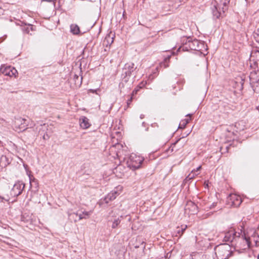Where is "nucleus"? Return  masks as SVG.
<instances>
[{"instance_id":"nucleus-1","label":"nucleus","mask_w":259,"mask_h":259,"mask_svg":"<svg viewBox=\"0 0 259 259\" xmlns=\"http://www.w3.org/2000/svg\"><path fill=\"white\" fill-rule=\"evenodd\" d=\"M236 247H239L241 249H246L248 248L250 245V238L247 236L244 232L240 230L237 233V236L235 238L234 244Z\"/></svg>"},{"instance_id":"nucleus-2","label":"nucleus","mask_w":259,"mask_h":259,"mask_svg":"<svg viewBox=\"0 0 259 259\" xmlns=\"http://www.w3.org/2000/svg\"><path fill=\"white\" fill-rule=\"evenodd\" d=\"M232 253L230 245L227 243L218 245L215 249V254L218 259H228Z\"/></svg>"},{"instance_id":"nucleus-3","label":"nucleus","mask_w":259,"mask_h":259,"mask_svg":"<svg viewBox=\"0 0 259 259\" xmlns=\"http://www.w3.org/2000/svg\"><path fill=\"white\" fill-rule=\"evenodd\" d=\"M144 159L143 157L135 154H132L126 161L128 167L132 170L139 168Z\"/></svg>"},{"instance_id":"nucleus-4","label":"nucleus","mask_w":259,"mask_h":259,"mask_svg":"<svg viewBox=\"0 0 259 259\" xmlns=\"http://www.w3.org/2000/svg\"><path fill=\"white\" fill-rule=\"evenodd\" d=\"M26 119L24 118H19L15 121L16 128L20 130V131H24L26 130V132L30 133L31 136L34 138L36 136V132L32 128H27V124L25 122Z\"/></svg>"},{"instance_id":"nucleus-5","label":"nucleus","mask_w":259,"mask_h":259,"mask_svg":"<svg viewBox=\"0 0 259 259\" xmlns=\"http://www.w3.org/2000/svg\"><path fill=\"white\" fill-rule=\"evenodd\" d=\"M134 66L133 63H127L124 65L122 69V76L125 81L128 80L132 73L136 69V68Z\"/></svg>"},{"instance_id":"nucleus-6","label":"nucleus","mask_w":259,"mask_h":259,"mask_svg":"<svg viewBox=\"0 0 259 259\" xmlns=\"http://www.w3.org/2000/svg\"><path fill=\"white\" fill-rule=\"evenodd\" d=\"M0 71L4 75L9 76L10 77H16V74L17 73V70L15 68L10 66H2L0 69Z\"/></svg>"},{"instance_id":"nucleus-7","label":"nucleus","mask_w":259,"mask_h":259,"mask_svg":"<svg viewBox=\"0 0 259 259\" xmlns=\"http://www.w3.org/2000/svg\"><path fill=\"white\" fill-rule=\"evenodd\" d=\"M238 232H236L234 229L231 228L228 231L225 233L224 241L225 242H230L233 245L235 241V238H236Z\"/></svg>"},{"instance_id":"nucleus-8","label":"nucleus","mask_w":259,"mask_h":259,"mask_svg":"<svg viewBox=\"0 0 259 259\" xmlns=\"http://www.w3.org/2000/svg\"><path fill=\"white\" fill-rule=\"evenodd\" d=\"M188 39V40L186 42V45H187L191 50L195 51H200L201 50V46L203 45L202 42L196 39H194L193 40H191L189 38Z\"/></svg>"},{"instance_id":"nucleus-9","label":"nucleus","mask_w":259,"mask_h":259,"mask_svg":"<svg viewBox=\"0 0 259 259\" xmlns=\"http://www.w3.org/2000/svg\"><path fill=\"white\" fill-rule=\"evenodd\" d=\"M185 213H188V214H195L198 211V206L193 202L188 201L185 208Z\"/></svg>"},{"instance_id":"nucleus-10","label":"nucleus","mask_w":259,"mask_h":259,"mask_svg":"<svg viewBox=\"0 0 259 259\" xmlns=\"http://www.w3.org/2000/svg\"><path fill=\"white\" fill-rule=\"evenodd\" d=\"M24 188V184L21 182H18L15 183L12 189V193L15 196H18L21 194Z\"/></svg>"},{"instance_id":"nucleus-11","label":"nucleus","mask_w":259,"mask_h":259,"mask_svg":"<svg viewBox=\"0 0 259 259\" xmlns=\"http://www.w3.org/2000/svg\"><path fill=\"white\" fill-rule=\"evenodd\" d=\"M250 62H252L254 65L257 66L259 61V51L256 49H253L250 54Z\"/></svg>"},{"instance_id":"nucleus-12","label":"nucleus","mask_w":259,"mask_h":259,"mask_svg":"<svg viewBox=\"0 0 259 259\" xmlns=\"http://www.w3.org/2000/svg\"><path fill=\"white\" fill-rule=\"evenodd\" d=\"M113 41L114 37L113 36L110 34L106 36L103 42V46L106 47V48L104 49L105 52H107L109 50V47L113 42Z\"/></svg>"},{"instance_id":"nucleus-13","label":"nucleus","mask_w":259,"mask_h":259,"mask_svg":"<svg viewBox=\"0 0 259 259\" xmlns=\"http://www.w3.org/2000/svg\"><path fill=\"white\" fill-rule=\"evenodd\" d=\"M212 13L213 18L215 19H219L221 17H223V14H224L223 13L222 10L220 11V8H219L218 7L215 5L213 6V8L212 10Z\"/></svg>"},{"instance_id":"nucleus-14","label":"nucleus","mask_w":259,"mask_h":259,"mask_svg":"<svg viewBox=\"0 0 259 259\" xmlns=\"http://www.w3.org/2000/svg\"><path fill=\"white\" fill-rule=\"evenodd\" d=\"M89 121V120L87 117L85 116H81L79 119L80 126L83 129L89 128L91 125Z\"/></svg>"},{"instance_id":"nucleus-15","label":"nucleus","mask_w":259,"mask_h":259,"mask_svg":"<svg viewBox=\"0 0 259 259\" xmlns=\"http://www.w3.org/2000/svg\"><path fill=\"white\" fill-rule=\"evenodd\" d=\"M231 199L232 200V203L235 206H238L241 203V200L240 196L235 194L230 196Z\"/></svg>"},{"instance_id":"nucleus-16","label":"nucleus","mask_w":259,"mask_h":259,"mask_svg":"<svg viewBox=\"0 0 259 259\" xmlns=\"http://www.w3.org/2000/svg\"><path fill=\"white\" fill-rule=\"evenodd\" d=\"M252 88L254 92L259 94V75L255 81H251Z\"/></svg>"},{"instance_id":"nucleus-17","label":"nucleus","mask_w":259,"mask_h":259,"mask_svg":"<svg viewBox=\"0 0 259 259\" xmlns=\"http://www.w3.org/2000/svg\"><path fill=\"white\" fill-rule=\"evenodd\" d=\"M70 31L73 34H78L80 32L79 28L76 24H71L70 25Z\"/></svg>"},{"instance_id":"nucleus-18","label":"nucleus","mask_w":259,"mask_h":259,"mask_svg":"<svg viewBox=\"0 0 259 259\" xmlns=\"http://www.w3.org/2000/svg\"><path fill=\"white\" fill-rule=\"evenodd\" d=\"M91 214V212L89 211H83L82 214H78L77 213V220L80 221L83 219H87L89 218V215Z\"/></svg>"},{"instance_id":"nucleus-19","label":"nucleus","mask_w":259,"mask_h":259,"mask_svg":"<svg viewBox=\"0 0 259 259\" xmlns=\"http://www.w3.org/2000/svg\"><path fill=\"white\" fill-rule=\"evenodd\" d=\"M201 168V166H199L196 169H194L192 171L191 173L187 177L189 179H192L195 176H197L198 175V173L197 172L200 170V169Z\"/></svg>"},{"instance_id":"nucleus-20","label":"nucleus","mask_w":259,"mask_h":259,"mask_svg":"<svg viewBox=\"0 0 259 259\" xmlns=\"http://www.w3.org/2000/svg\"><path fill=\"white\" fill-rule=\"evenodd\" d=\"M68 218L70 221L71 222H76L78 221L77 220V213L76 212H71L68 213Z\"/></svg>"},{"instance_id":"nucleus-21","label":"nucleus","mask_w":259,"mask_h":259,"mask_svg":"<svg viewBox=\"0 0 259 259\" xmlns=\"http://www.w3.org/2000/svg\"><path fill=\"white\" fill-rule=\"evenodd\" d=\"M118 195L119 194L117 191L113 190L108 193L107 196L112 201L114 200Z\"/></svg>"},{"instance_id":"nucleus-22","label":"nucleus","mask_w":259,"mask_h":259,"mask_svg":"<svg viewBox=\"0 0 259 259\" xmlns=\"http://www.w3.org/2000/svg\"><path fill=\"white\" fill-rule=\"evenodd\" d=\"M170 57H171L170 55H168L167 57H166L164 59L163 62H162L160 63V66L163 67L164 68L168 67V66H169L168 62H169Z\"/></svg>"},{"instance_id":"nucleus-23","label":"nucleus","mask_w":259,"mask_h":259,"mask_svg":"<svg viewBox=\"0 0 259 259\" xmlns=\"http://www.w3.org/2000/svg\"><path fill=\"white\" fill-rule=\"evenodd\" d=\"M187 227L186 225L182 226L181 228L178 227L176 231L177 236L179 235V236H181L183 234Z\"/></svg>"},{"instance_id":"nucleus-24","label":"nucleus","mask_w":259,"mask_h":259,"mask_svg":"<svg viewBox=\"0 0 259 259\" xmlns=\"http://www.w3.org/2000/svg\"><path fill=\"white\" fill-rule=\"evenodd\" d=\"M229 0H224L223 2V7H222L223 13H225V11L228 9L227 5L229 3Z\"/></svg>"},{"instance_id":"nucleus-25","label":"nucleus","mask_w":259,"mask_h":259,"mask_svg":"<svg viewBox=\"0 0 259 259\" xmlns=\"http://www.w3.org/2000/svg\"><path fill=\"white\" fill-rule=\"evenodd\" d=\"M120 221H121L119 218L114 220L112 225V228L113 229L116 228L120 224Z\"/></svg>"},{"instance_id":"nucleus-26","label":"nucleus","mask_w":259,"mask_h":259,"mask_svg":"<svg viewBox=\"0 0 259 259\" xmlns=\"http://www.w3.org/2000/svg\"><path fill=\"white\" fill-rule=\"evenodd\" d=\"M101 203H103L104 202H105V203H108L110 201H112L111 200H110V199H109V197H108L107 195L105 197V198H104V199L103 200H101Z\"/></svg>"},{"instance_id":"nucleus-27","label":"nucleus","mask_w":259,"mask_h":259,"mask_svg":"<svg viewBox=\"0 0 259 259\" xmlns=\"http://www.w3.org/2000/svg\"><path fill=\"white\" fill-rule=\"evenodd\" d=\"M254 37L257 42L259 43V28L256 30V31L255 33Z\"/></svg>"},{"instance_id":"nucleus-28","label":"nucleus","mask_w":259,"mask_h":259,"mask_svg":"<svg viewBox=\"0 0 259 259\" xmlns=\"http://www.w3.org/2000/svg\"><path fill=\"white\" fill-rule=\"evenodd\" d=\"M133 97L131 96V98L127 100V102H126V104H127V107H128L131 104V102H132V100H133Z\"/></svg>"},{"instance_id":"nucleus-29","label":"nucleus","mask_w":259,"mask_h":259,"mask_svg":"<svg viewBox=\"0 0 259 259\" xmlns=\"http://www.w3.org/2000/svg\"><path fill=\"white\" fill-rule=\"evenodd\" d=\"M40 126L41 127V130H42L43 131H45V130L47 128V126L46 125V124H44L43 125H41ZM39 133L40 135H42V133H41V132H40V128L39 130Z\"/></svg>"},{"instance_id":"nucleus-30","label":"nucleus","mask_w":259,"mask_h":259,"mask_svg":"<svg viewBox=\"0 0 259 259\" xmlns=\"http://www.w3.org/2000/svg\"><path fill=\"white\" fill-rule=\"evenodd\" d=\"M42 138L44 140H47V139H49L50 136L48 135V134L46 133V134H44Z\"/></svg>"},{"instance_id":"nucleus-31","label":"nucleus","mask_w":259,"mask_h":259,"mask_svg":"<svg viewBox=\"0 0 259 259\" xmlns=\"http://www.w3.org/2000/svg\"><path fill=\"white\" fill-rule=\"evenodd\" d=\"M169 253H166V255H164V256H162L160 258H158L157 259H168V256Z\"/></svg>"},{"instance_id":"nucleus-32","label":"nucleus","mask_w":259,"mask_h":259,"mask_svg":"<svg viewBox=\"0 0 259 259\" xmlns=\"http://www.w3.org/2000/svg\"><path fill=\"white\" fill-rule=\"evenodd\" d=\"M141 245L142 246V248L144 249L145 247V242L143 241L141 243Z\"/></svg>"},{"instance_id":"nucleus-33","label":"nucleus","mask_w":259,"mask_h":259,"mask_svg":"<svg viewBox=\"0 0 259 259\" xmlns=\"http://www.w3.org/2000/svg\"><path fill=\"white\" fill-rule=\"evenodd\" d=\"M190 120H191V118L186 119V120H185V122L184 123V126H185V125L186 124L188 123L189 122V121H190Z\"/></svg>"},{"instance_id":"nucleus-34","label":"nucleus","mask_w":259,"mask_h":259,"mask_svg":"<svg viewBox=\"0 0 259 259\" xmlns=\"http://www.w3.org/2000/svg\"><path fill=\"white\" fill-rule=\"evenodd\" d=\"M137 92V91H136V90L133 91L132 96L133 97L134 94H136Z\"/></svg>"},{"instance_id":"nucleus-35","label":"nucleus","mask_w":259,"mask_h":259,"mask_svg":"<svg viewBox=\"0 0 259 259\" xmlns=\"http://www.w3.org/2000/svg\"><path fill=\"white\" fill-rule=\"evenodd\" d=\"M168 150H170L171 152H172L173 151V148L172 147V146H171L170 147H169Z\"/></svg>"},{"instance_id":"nucleus-36","label":"nucleus","mask_w":259,"mask_h":259,"mask_svg":"<svg viewBox=\"0 0 259 259\" xmlns=\"http://www.w3.org/2000/svg\"><path fill=\"white\" fill-rule=\"evenodd\" d=\"M144 117V115L143 114H141V115H140V118H141V119L143 118Z\"/></svg>"},{"instance_id":"nucleus-37","label":"nucleus","mask_w":259,"mask_h":259,"mask_svg":"<svg viewBox=\"0 0 259 259\" xmlns=\"http://www.w3.org/2000/svg\"><path fill=\"white\" fill-rule=\"evenodd\" d=\"M179 140H180V139H179L178 140H177V141L175 143H174L172 145H173L174 146H175V145L178 143V142Z\"/></svg>"},{"instance_id":"nucleus-38","label":"nucleus","mask_w":259,"mask_h":259,"mask_svg":"<svg viewBox=\"0 0 259 259\" xmlns=\"http://www.w3.org/2000/svg\"><path fill=\"white\" fill-rule=\"evenodd\" d=\"M120 168H121V166H118L116 168V171H117L118 169H120Z\"/></svg>"},{"instance_id":"nucleus-39","label":"nucleus","mask_w":259,"mask_h":259,"mask_svg":"<svg viewBox=\"0 0 259 259\" xmlns=\"http://www.w3.org/2000/svg\"><path fill=\"white\" fill-rule=\"evenodd\" d=\"M139 247H140V246H139V245H136L135 246V248H139Z\"/></svg>"},{"instance_id":"nucleus-40","label":"nucleus","mask_w":259,"mask_h":259,"mask_svg":"<svg viewBox=\"0 0 259 259\" xmlns=\"http://www.w3.org/2000/svg\"><path fill=\"white\" fill-rule=\"evenodd\" d=\"M74 78H76L77 79H79V77L78 76H77L76 75H75Z\"/></svg>"},{"instance_id":"nucleus-41","label":"nucleus","mask_w":259,"mask_h":259,"mask_svg":"<svg viewBox=\"0 0 259 259\" xmlns=\"http://www.w3.org/2000/svg\"><path fill=\"white\" fill-rule=\"evenodd\" d=\"M257 259H259V253H258V254L257 255Z\"/></svg>"},{"instance_id":"nucleus-42","label":"nucleus","mask_w":259,"mask_h":259,"mask_svg":"<svg viewBox=\"0 0 259 259\" xmlns=\"http://www.w3.org/2000/svg\"><path fill=\"white\" fill-rule=\"evenodd\" d=\"M125 11L123 12V16H124V15H125Z\"/></svg>"},{"instance_id":"nucleus-43","label":"nucleus","mask_w":259,"mask_h":259,"mask_svg":"<svg viewBox=\"0 0 259 259\" xmlns=\"http://www.w3.org/2000/svg\"><path fill=\"white\" fill-rule=\"evenodd\" d=\"M187 116H189L190 117L191 115L190 114H188Z\"/></svg>"},{"instance_id":"nucleus-44","label":"nucleus","mask_w":259,"mask_h":259,"mask_svg":"<svg viewBox=\"0 0 259 259\" xmlns=\"http://www.w3.org/2000/svg\"><path fill=\"white\" fill-rule=\"evenodd\" d=\"M209 215V213H207V214H206V215H207H207Z\"/></svg>"},{"instance_id":"nucleus-45","label":"nucleus","mask_w":259,"mask_h":259,"mask_svg":"<svg viewBox=\"0 0 259 259\" xmlns=\"http://www.w3.org/2000/svg\"><path fill=\"white\" fill-rule=\"evenodd\" d=\"M0 198H1V197L0 196Z\"/></svg>"},{"instance_id":"nucleus-46","label":"nucleus","mask_w":259,"mask_h":259,"mask_svg":"<svg viewBox=\"0 0 259 259\" xmlns=\"http://www.w3.org/2000/svg\"><path fill=\"white\" fill-rule=\"evenodd\" d=\"M246 1H247V0H245Z\"/></svg>"}]
</instances>
